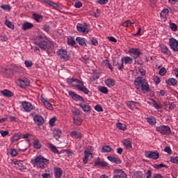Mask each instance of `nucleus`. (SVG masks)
<instances>
[{
  "label": "nucleus",
  "instance_id": "obj_1",
  "mask_svg": "<svg viewBox=\"0 0 178 178\" xmlns=\"http://www.w3.org/2000/svg\"><path fill=\"white\" fill-rule=\"evenodd\" d=\"M34 44L44 51H48L49 49L54 48V42L49 40L45 35L37 36L34 41Z\"/></svg>",
  "mask_w": 178,
  "mask_h": 178
},
{
  "label": "nucleus",
  "instance_id": "obj_2",
  "mask_svg": "<svg viewBox=\"0 0 178 178\" xmlns=\"http://www.w3.org/2000/svg\"><path fill=\"white\" fill-rule=\"evenodd\" d=\"M67 83L70 84V86L76 88L78 91H81V92H83V94H86V95L91 97V92L88 88H87V87H86V86H84V82H83V81L72 78L67 79Z\"/></svg>",
  "mask_w": 178,
  "mask_h": 178
},
{
  "label": "nucleus",
  "instance_id": "obj_3",
  "mask_svg": "<svg viewBox=\"0 0 178 178\" xmlns=\"http://www.w3.org/2000/svg\"><path fill=\"white\" fill-rule=\"evenodd\" d=\"M134 86L137 90H142L144 92H148L149 91L148 82L142 77L138 76L135 79Z\"/></svg>",
  "mask_w": 178,
  "mask_h": 178
},
{
  "label": "nucleus",
  "instance_id": "obj_4",
  "mask_svg": "<svg viewBox=\"0 0 178 178\" xmlns=\"http://www.w3.org/2000/svg\"><path fill=\"white\" fill-rule=\"evenodd\" d=\"M31 162L34 166H37V168H40V169L47 168L49 164V160L44 158L42 156H37L35 159H32Z\"/></svg>",
  "mask_w": 178,
  "mask_h": 178
},
{
  "label": "nucleus",
  "instance_id": "obj_5",
  "mask_svg": "<svg viewBox=\"0 0 178 178\" xmlns=\"http://www.w3.org/2000/svg\"><path fill=\"white\" fill-rule=\"evenodd\" d=\"M156 131L164 136H170L172 134V130L168 125H161L156 128Z\"/></svg>",
  "mask_w": 178,
  "mask_h": 178
},
{
  "label": "nucleus",
  "instance_id": "obj_6",
  "mask_svg": "<svg viewBox=\"0 0 178 178\" xmlns=\"http://www.w3.org/2000/svg\"><path fill=\"white\" fill-rule=\"evenodd\" d=\"M113 174V178H127V175L122 169H114Z\"/></svg>",
  "mask_w": 178,
  "mask_h": 178
},
{
  "label": "nucleus",
  "instance_id": "obj_7",
  "mask_svg": "<svg viewBox=\"0 0 178 178\" xmlns=\"http://www.w3.org/2000/svg\"><path fill=\"white\" fill-rule=\"evenodd\" d=\"M17 84L21 87V88H26V87L30 86V81H29L27 78H21L17 81Z\"/></svg>",
  "mask_w": 178,
  "mask_h": 178
},
{
  "label": "nucleus",
  "instance_id": "obj_8",
  "mask_svg": "<svg viewBox=\"0 0 178 178\" xmlns=\"http://www.w3.org/2000/svg\"><path fill=\"white\" fill-rule=\"evenodd\" d=\"M129 53L135 59H137V58H140V56L142 55L141 50L140 49L137 48H130L129 49Z\"/></svg>",
  "mask_w": 178,
  "mask_h": 178
},
{
  "label": "nucleus",
  "instance_id": "obj_9",
  "mask_svg": "<svg viewBox=\"0 0 178 178\" xmlns=\"http://www.w3.org/2000/svg\"><path fill=\"white\" fill-rule=\"evenodd\" d=\"M76 29L79 33H83V34H88V31H90L87 27V24H77Z\"/></svg>",
  "mask_w": 178,
  "mask_h": 178
},
{
  "label": "nucleus",
  "instance_id": "obj_10",
  "mask_svg": "<svg viewBox=\"0 0 178 178\" xmlns=\"http://www.w3.org/2000/svg\"><path fill=\"white\" fill-rule=\"evenodd\" d=\"M57 56L60 59L63 60H69V55H67V51L65 49H60L57 51Z\"/></svg>",
  "mask_w": 178,
  "mask_h": 178
},
{
  "label": "nucleus",
  "instance_id": "obj_11",
  "mask_svg": "<svg viewBox=\"0 0 178 178\" xmlns=\"http://www.w3.org/2000/svg\"><path fill=\"white\" fill-rule=\"evenodd\" d=\"M145 156L149 159H159V153L158 152L148 151L145 153Z\"/></svg>",
  "mask_w": 178,
  "mask_h": 178
},
{
  "label": "nucleus",
  "instance_id": "obj_12",
  "mask_svg": "<svg viewBox=\"0 0 178 178\" xmlns=\"http://www.w3.org/2000/svg\"><path fill=\"white\" fill-rule=\"evenodd\" d=\"M169 45L174 52H178V41L174 38L169 39Z\"/></svg>",
  "mask_w": 178,
  "mask_h": 178
},
{
  "label": "nucleus",
  "instance_id": "obj_13",
  "mask_svg": "<svg viewBox=\"0 0 178 178\" xmlns=\"http://www.w3.org/2000/svg\"><path fill=\"white\" fill-rule=\"evenodd\" d=\"M22 106L25 112H31V111L34 110V106L29 102H22Z\"/></svg>",
  "mask_w": 178,
  "mask_h": 178
},
{
  "label": "nucleus",
  "instance_id": "obj_14",
  "mask_svg": "<svg viewBox=\"0 0 178 178\" xmlns=\"http://www.w3.org/2000/svg\"><path fill=\"white\" fill-rule=\"evenodd\" d=\"M69 95H70V97H71V98L72 99H74V101H79V102H84V98L83 97L80 96V95H78L73 91H70Z\"/></svg>",
  "mask_w": 178,
  "mask_h": 178
},
{
  "label": "nucleus",
  "instance_id": "obj_15",
  "mask_svg": "<svg viewBox=\"0 0 178 178\" xmlns=\"http://www.w3.org/2000/svg\"><path fill=\"white\" fill-rule=\"evenodd\" d=\"M33 120L35 123H37L38 126H41V124H44V118L40 115H35L33 117Z\"/></svg>",
  "mask_w": 178,
  "mask_h": 178
},
{
  "label": "nucleus",
  "instance_id": "obj_16",
  "mask_svg": "<svg viewBox=\"0 0 178 178\" xmlns=\"http://www.w3.org/2000/svg\"><path fill=\"white\" fill-rule=\"evenodd\" d=\"M41 101L44 104L47 109H49V111H52V109H54V107H52V104H51V102H49V100H48V99L41 97Z\"/></svg>",
  "mask_w": 178,
  "mask_h": 178
},
{
  "label": "nucleus",
  "instance_id": "obj_17",
  "mask_svg": "<svg viewBox=\"0 0 178 178\" xmlns=\"http://www.w3.org/2000/svg\"><path fill=\"white\" fill-rule=\"evenodd\" d=\"M113 66H117L119 70H123L124 66L123 65V61H119V59L115 58L113 60Z\"/></svg>",
  "mask_w": 178,
  "mask_h": 178
},
{
  "label": "nucleus",
  "instance_id": "obj_18",
  "mask_svg": "<svg viewBox=\"0 0 178 178\" xmlns=\"http://www.w3.org/2000/svg\"><path fill=\"white\" fill-rule=\"evenodd\" d=\"M90 158H92V153L90 152L88 150H85L84 151V158L83 159V163H87L88 162V159Z\"/></svg>",
  "mask_w": 178,
  "mask_h": 178
},
{
  "label": "nucleus",
  "instance_id": "obj_19",
  "mask_svg": "<svg viewBox=\"0 0 178 178\" xmlns=\"http://www.w3.org/2000/svg\"><path fill=\"white\" fill-rule=\"evenodd\" d=\"M33 27H34V24H31V22H25L22 26V30L26 31V30H31Z\"/></svg>",
  "mask_w": 178,
  "mask_h": 178
},
{
  "label": "nucleus",
  "instance_id": "obj_20",
  "mask_svg": "<svg viewBox=\"0 0 178 178\" xmlns=\"http://www.w3.org/2000/svg\"><path fill=\"white\" fill-rule=\"evenodd\" d=\"M76 41L81 47H87V40L86 38L77 37Z\"/></svg>",
  "mask_w": 178,
  "mask_h": 178
},
{
  "label": "nucleus",
  "instance_id": "obj_21",
  "mask_svg": "<svg viewBox=\"0 0 178 178\" xmlns=\"http://www.w3.org/2000/svg\"><path fill=\"white\" fill-rule=\"evenodd\" d=\"M95 166H96V168H106V166H108V163L106 161L97 160L95 162Z\"/></svg>",
  "mask_w": 178,
  "mask_h": 178
},
{
  "label": "nucleus",
  "instance_id": "obj_22",
  "mask_svg": "<svg viewBox=\"0 0 178 178\" xmlns=\"http://www.w3.org/2000/svg\"><path fill=\"white\" fill-rule=\"evenodd\" d=\"M121 60L122 63H124L125 65H131V63H133V58L130 56L122 57Z\"/></svg>",
  "mask_w": 178,
  "mask_h": 178
},
{
  "label": "nucleus",
  "instance_id": "obj_23",
  "mask_svg": "<svg viewBox=\"0 0 178 178\" xmlns=\"http://www.w3.org/2000/svg\"><path fill=\"white\" fill-rule=\"evenodd\" d=\"M107 159L110 161V162H113V163H117V164H120L122 163V160L118 157H113L112 156H108L107 157Z\"/></svg>",
  "mask_w": 178,
  "mask_h": 178
},
{
  "label": "nucleus",
  "instance_id": "obj_24",
  "mask_svg": "<svg viewBox=\"0 0 178 178\" xmlns=\"http://www.w3.org/2000/svg\"><path fill=\"white\" fill-rule=\"evenodd\" d=\"M62 136V131L58 128H56L54 131V137L56 140H59Z\"/></svg>",
  "mask_w": 178,
  "mask_h": 178
},
{
  "label": "nucleus",
  "instance_id": "obj_25",
  "mask_svg": "<svg viewBox=\"0 0 178 178\" xmlns=\"http://www.w3.org/2000/svg\"><path fill=\"white\" fill-rule=\"evenodd\" d=\"M161 52H163V54H164V55H165L166 56H170V55H172V52L170 51V50H169L168 47L165 45L161 47Z\"/></svg>",
  "mask_w": 178,
  "mask_h": 178
},
{
  "label": "nucleus",
  "instance_id": "obj_26",
  "mask_svg": "<svg viewBox=\"0 0 178 178\" xmlns=\"http://www.w3.org/2000/svg\"><path fill=\"white\" fill-rule=\"evenodd\" d=\"M127 106L129 109H137V102L129 101L127 102Z\"/></svg>",
  "mask_w": 178,
  "mask_h": 178
},
{
  "label": "nucleus",
  "instance_id": "obj_27",
  "mask_svg": "<svg viewBox=\"0 0 178 178\" xmlns=\"http://www.w3.org/2000/svg\"><path fill=\"white\" fill-rule=\"evenodd\" d=\"M47 147H48V148H49V149H51V151H52V152H54V154H58V155H59V154H60L59 150L57 149L56 146H55L51 143H48Z\"/></svg>",
  "mask_w": 178,
  "mask_h": 178
},
{
  "label": "nucleus",
  "instance_id": "obj_28",
  "mask_svg": "<svg viewBox=\"0 0 178 178\" xmlns=\"http://www.w3.org/2000/svg\"><path fill=\"white\" fill-rule=\"evenodd\" d=\"M63 173V172L62 171V169H60V168H55L54 174H55L56 178H60V177H62Z\"/></svg>",
  "mask_w": 178,
  "mask_h": 178
},
{
  "label": "nucleus",
  "instance_id": "obj_29",
  "mask_svg": "<svg viewBox=\"0 0 178 178\" xmlns=\"http://www.w3.org/2000/svg\"><path fill=\"white\" fill-rule=\"evenodd\" d=\"M166 84L175 86L177 84V80L175 78H170L166 81Z\"/></svg>",
  "mask_w": 178,
  "mask_h": 178
},
{
  "label": "nucleus",
  "instance_id": "obj_30",
  "mask_svg": "<svg viewBox=\"0 0 178 178\" xmlns=\"http://www.w3.org/2000/svg\"><path fill=\"white\" fill-rule=\"evenodd\" d=\"M41 143L38 138H33V147L35 148L36 149H40L41 148Z\"/></svg>",
  "mask_w": 178,
  "mask_h": 178
},
{
  "label": "nucleus",
  "instance_id": "obj_31",
  "mask_svg": "<svg viewBox=\"0 0 178 178\" xmlns=\"http://www.w3.org/2000/svg\"><path fill=\"white\" fill-rule=\"evenodd\" d=\"M33 17L34 20L37 22V23H41V22H42V19H43L42 15L40 14H33Z\"/></svg>",
  "mask_w": 178,
  "mask_h": 178
},
{
  "label": "nucleus",
  "instance_id": "obj_32",
  "mask_svg": "<svg viewBox=\"0 0 178 178\" xmlns=\"http://www.w3.org/2000/svg\"><path fill=\"white\" fill-rule=\"evenodd\" d=\"M41 2L42 3H47V5H49V6H52L53 8H56L58 6V4H56V3L51 1L50 0H41Z\"/></svg>",
  "mask_w": 178,
  "mask_h": 178
},
{
  "label": "nucleus",
  "instance_id": "obj_33",
  "mask_svg": "<svg viewBox=\"0 0 178 178\" xmlns=\"http://www.w3.org/2000/svg\"><path fill=\"white\" fill-rule=\"evenodd\" d=\"M79 106L83 109V112H90L91 107L88 104H80Z\"/></svg>",
  "mask_w": 178,
  "mask_h": 178
},
{
  "label": "nucleus",
  "instance_id": "obj_34",
  "mask_svg": "<svg viewBox=\"0 0 178 178\" xmlns=\"http://www.w3.org/2000/svg\"><path fill=\"white\" fill-rule=\"evenodd\" d=\"M105 84L107 87H113L115 86V81L112 79H108L105 81Z\"/></svg>",
  "mask_w": 178,
  "mask_h": 178
},
{
  "label": "nucleus",
  "instance_id": "obj_35",
  "mask_svg": "<svg viewBox=\"0 0 178 178\" xmlns=\"http://www.w3.org/2000/svg\"><path fill=\"white\" fill-rule=\"evenodd\" d=\"M67 44L71 47H75L76 45V40L73 37H68L67 38Z\"/></svg>",
  "mask_w": 178,
  "mask_h": 178
},
{
  "label": "nucleus",
  "instance_id": "obj_36",
  "mask_svg": "<svg viewBox=\"0 0 178 178\" xmlns=\"http://www.w3.org/2000/svg\"><path fill=\"white\" fill-rule=\"evenodd\" d=\"M123 144L127 148H131V139L127 138L123 140Z\"/></svg>",
  "mask_w": 178,
  "mask_h": 178
},
{
  "label": "nucleus",
  "instance_id": "obj_37",
  "mask_svg": "<svg viewBox=\"0 0 178 178\" xmlns=\"http://www.w3.org/2000/svg\"><path fill=\"white\" fill-rule=\"evenodd\" d=\"M1 93L3 94V95H4V97H13V92L8 90H4L1 91Z\"/></svg>",
  "mask_w": 178,
  "mask_h": 178
},
{
  "label": "nucleus",
  "instance_id": "obj_38",
  "mask_svg": "<svg viewBox=\"0 0 178 178\" xmlns=\"http://www.w3.org/2000/svg\"><path fill=\"white\" fill-rule=\"evenodd\" d=\"M70 136L71 137H74V138H81V133L76 131H72Z\"/></svg>",
  "mask_w": 178,
  "mask_h": 178
},
{
  "label": "nucleus",
  "instance_id": "obj_39",
  "mask_svg": "<svg viewBox=\"0 0 178 178\" xmlns=\"http://www.w3.org/2000/svg\"><path fill=\"white\" fill-rule=\"evenodd\" d=\"M19 140H20V134H15L12 138H10L12 144L15 143V141H19Z\"/></svg>",
  "mask_w": 178,
  "mask_h": 178
},
{
  "label": "nucleus",
  "instance_id": "obj_40",
  "mask_svg": "<svg viewBox=\"0 0 178 178\" xmlns=\"http://www.w3.org/2000/svg\"><path fill=\"white\" fill-rule=\"evenodd\" d=\"M74 124L76 126H80L81 124V122H83V120L81 118L78 117H74Z\"/></svg>",
  "mask_w": 178,
  "mask_h": 178
},
{
  "label": "nucleus",
  "instance_id": "obj_41",
  "mask_svg": "<svg viewBox=\"0 0 178 178\" xmlns=\"http://www.w3.org/2000/svg\"><path fill=\"white\" fill-rule=\"evenodd\" d=\"M5 24L8 29H10L11 30H15V25L10 21L6 19L5 22Z\"/></svg>",
  "mask_w": 178,
  "mask_h": 178
},
{
  "label": "nucleus",
  "instance_id": "obj_42",
  "mask_svg": "<svg viewBox=\"0 0 178 178\" xmlns=\"http://www.w3.org/2000/svg\"><path fill=\"white\" fill-rule=\"evenodd\" d=\"M98 91H99V92H102V94H108V88L105 86H99L98 88Z\"/></svg>",
  "mask_w": 178,
  "mask_h": 178
},
{
  "label": "nucleus",
  "instance_id": "obj_43",
  "mask_svg": "<svg viewBox=\"0 0 178 178\" xmlns=\"http://www.w3.org/2000/svg\"><path fill=\"white\" fill-rule=\"evenodd\" d=\"M101 151L102 152H111V151H112V147L109 145H105L102 147Z\"/></svg>",
  "mask_w": 178,
  "mask_h": 178
},
{
  "label": "nucleus",
  "instance_id": "obj_44",
  "mask_svg": "<svg viewBox=\"0 0 178 178\" xmlns=\"http://www.w3.org/2000/svg\"><path fill=\"white\" fill-rule=\"evenodd\" d=\"M147 122L152 126H154V124H156V120L154 118H147Z\"/></svg>",
  "mask_w": 178,
  "mask_h": 178
},
{
  "label": "nucleus",
  "instance_id": "obj_45",
  "mask_svg": "<svg viewBox=\"0 0 178 178\" xmlns=\"http://www.w3.org/2000/svg\"><path fill=\"white\" fill-rule=\"evenodd\" d=\"M8 154L10 155H11V156H16V155H17L18 152H17V150L16 149H10L8 151Z\"/></svg>",
  "mask_w": 178,
  "mask_h": 178
},
{
  "label": "nucleus",
  "instance_id": "obj_46",
  "mask_svg": "<svg viewBox=\"0 0 178 178\" xmlns=\"http://www.w3.org/2000/svg\"><path fill=\"white\" fill-rule=\"evenodd\" d=\"M136 71H138V73H140V76H145V74H147V71L143 67L138 68Z\"/></svg>",
  "mask_w": 178,
  "mask_h": 178
},
{
  "label": "nucleus",
  "instance_id": "obj_47",
  "mask_svg": "<svg viewBox=\"0 0 178 178\" xmlns=\"http://www.w3.org/2000/svg\"><path fill=\"white\" fill-rule=\"evenodd\" d=\"M117 127L118 129H119L120 130H126V124H122L121 122H118L117 123Z\"/></svg>",
  "mask_w": 178,
  "mask_h": 178
},
{
  "label": "nucleus",
  "instance_id": "obj_48",
  "mask_svg": "<svg viewBox=\"0 0 178 178\" xmlns=\"http://www.w3.org/2000/svg\"><path fill=\"white\" fill-rule=\"evenodd\" d=\"M153 106L155 109H162V104L154 102L153 103Z\"/></svg>",
  "mask_w": 178,
  "mask_h": 178
},
{
  "label": "nucleus",
  "instance_id": "obj_49",
  "mask_svg": "<svg viewBox=\"0 0 178 178\" xmlns=\"http://www.w3.org/2000/svg\"><path fill=\"white\" fill-rule=\"evenodd\" d=\"M136 22H131L130 20H127L125 21L123 24L122 26H124V27H130V26H131V24H134Z\"/></svg>",
  "mask_w": 178,
  "mask_h": 178
},
{
  "label": "nucleus",
  "instance_id": "obj_50",
  "mask_svg": "<svg viewBox=\"0 0 178 178\" xmlns=\"http://www.w3.org/2000/svg\"><path fill=\"white\" fill-rule=\"evenodd\" d=\"M168 13H169V10L168 8H165L161 11L160 16L161 17H165V16H166V15H168Z\"/></svg>",
  "mask_w": 178,
  "mask_h": 178
},
{
  "label": "nucleus",
  "instance_id": "obj_51",
  "mask_svg": "<svg viewBox=\"0 0 178 178\" xmlns=\"http://www.w3.org/2000/svg\"><path fill=\"white\" fill-rule=\"evenodd\" d=\"M153 80H154L155 84H156V85H158V84H159V83H161V78H159V76H158L156 75L153 76Z\"/></svg>",
  "mask_w": 178,
  "mask_h": 178
},
{
  "label": "nucleus",
  "instance_id": "obj_52",
  "mask_svg": "<svg viewBox=\"0 0 178 178\" xmlns=\"http://www.w3.org/2000/svg\"><path fill=\"white\" fill-rule=\"evenodd\" d=\"M166 73H168V71L166 70V68H165V67H162L161 69H160V70L159 72V74H160V76H165V74H166Z\"/></svg>",
  "mask_w": 178,
  "mask_h": 178
},
{
  "label": "nucleus",
  "instance_id": "obj_53",
  "mask_svg": "<svg viewBox=\"0 0 178 178\" xmlns=\"http://www.w3.org/2000/svg\"><path fill=\"white\" fill-rule=\"evenodd\" d=\"M95 111L97 112H104V108H102V106L101 105H97L95 106Z\"/></svg>",
  "mask_w": 178,
  "mask_h": 178
},
{
  "label": "nucleus",
  "instance_id": "obj_54",
  "mask_svg": "<svg viewBox=\"0 0 178 178\" xmlns=\"http://www.w3.org/2000/svg\"><path fill=\"white\" fill-rule=\"evenodd\" d=\"M0 134H1L2 137H6V136L9 135V131H8L1 130L0 131Z\"/></svg>",
  "mask_w": 178,
  "mask_h": 178
},
{
  "label": "nucleus",
  "instance_id": "obj_55",
  "mask_svg": "<svg viewBox=\"0 0 178 178\" xmlns=\"http://www.w3.org/2000/svg\"><path fill=\"white\" fill-rule=\"evenodd\" d=\"M170 162H172V163H178V156L171 157Z\"/></svg>",
  "mask_w": 178,
  "mask_h": 178
},
{
  "label": "nucleus",
  "instance_id": "obj_56",
  "mask_svg": "<svg viewBox=\"0 0 178 178\" xmlns=\"http://www.w3.org/2000/svg\"><path fill=\"white\" fill-rule=\"evenodd\" d=\"M1 9L3 10H10L11 8L9 5H2L1 6Z\"/></svg>",
  "mask_w": 178,
  "mask_h": 178
},
{
  "label": "nucleus",
  "instance_id": "obj_57",
  "mask_svg": "<svg viewBox=\"0 0 178 178\" xmlns=\"http://www.w3.org/2000/svg\"><path fill=\"white\" fill-rule=\"evenodd\" d=\"M55 122H56V117H54L49 120L50 126H55Z\"/></svg>",
  "mask_w": 178,
  "mask_h": 178
},
{
  "label": "nucleus",
  "instance_id": "obj_58",
  "mask_svg": "<svg viewBox=\"0 0 178 178\" xmlns=\"http://www.w3.org/2000/svg\"><path fill=\"white\" fill-rule=\"evenodd\" d=\"M170 27L172 31H176V30H177V25H176V24H170Z\"/></svg>",
  "mask_w": 178,
  "mask_h": 178
},
{
  "label": "nucleus",
  "instance_id": "obj_59",
  "mask_svg": "<svg viewBox=\"0 0 178 178\" xmlns=\"http://www.w3.org/2000/svg\"><path fill=\"white\" fill-rule=\"evenodd\" d=\"M164 151L165 152H167V154H169L170 155L172 154V149L169 146L165 147Z\"/></svg>",
  "mask_w": 178,
  "mask_h": 178
},
{
  "label": "nucleus",
  "instance_id": "obj_60",
  "mask_svg": "<svg viewBox=\"0 0 178 178\" xmlns=\"http://www.w3.org/2000/svg\"><path fill=\"white\" fill-rule=\"evenodd\" d=\"M108 2V0H97V3L99 5H106Z\"/></svg>",
  "mask_w": 178,
  "mask_h": 178
},
{
  "label": "nucleus",
  "instance_id": "obj_61",
  "mask_svg": "<svg viewBox=\"0 0 178 178\" xmlns=\"http://www.w3.org/2000/svg\"><path fill=\"white\" fill-rule=\"evenodd\" d=\"M25 65L26 67H31V66H33V62L30 60H25Z\"/></svg>",
  "mask_w": 178,
  "mask_h": 178
},
{
  "label": "nucleus",
  "instance_id": "obj_62",
  "mask_svg": "<svg viewBox=\"0 0 178 178\" xmlns=\"http://www.w3.org/2000/svg\"><path fill=\"white\" fill-rule=\"evenodd\" d=\"M74 6L75 8H80L81 6H83V3H81V1H77L75 3Z\"/></svg>",
  "mask_w": 178,
  "mask_h": 178
},
{
  "label": "nucleus",
  "instance_id": "obj_63",
  "mask_svg": "<svg viewBox=\"0 0 178 178\" xmlns=\"http://www.w3.org/2000/svg\"><path fill=\"white\" fill-rule=\"evenodd\" d=\"M152 178H163V176H162L161 174L155 173L154 174Z\"/></svg>",
  "mask_w": 178,
  "mask_h": 178
},
{
  "label": "nucleus",
  "instance_id": "obj_64",
  "mask_svg": "<svg viewBox=\"0 0 178 178\" xmlns=\"http://www.w3.org/2000/svg\"><path fill=\"white\" fill-rule=\"evenodd\" d=\"M150 5L152 8L155 7V6L156 5V0H150Z\"/></svg>",
  "mask_w": 178,
  "mask_h": 178
}]
</instances>
